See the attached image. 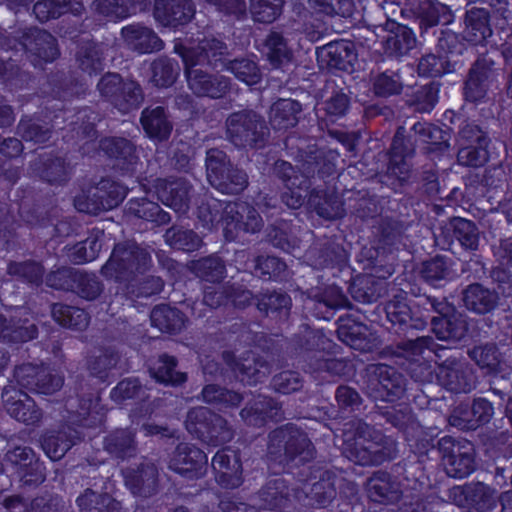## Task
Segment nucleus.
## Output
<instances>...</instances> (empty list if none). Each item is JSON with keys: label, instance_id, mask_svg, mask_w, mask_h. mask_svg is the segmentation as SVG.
<instances>
[{"label": "nucleus", "instance_id": "obj_62", "mask_svg": "<svg viewBox=\"0 0 512 512\" xmlns=\"http://www.w3.org/2000/svg\"><path fill=\"white\" fill-rule=\"evenodd\" d=\"M104 232L99 228L89 231L85 240L79 241L67 248V256L73 264L82 265L98 258L102 249Z\"/></svg>", "mask_w": 512, "mask_h": 512}, {"label": "nucleus", "instance_id": "obj_41", "mask_svg": "<svg viewBox=\"0 0 512 512\" xmlns=\"http://www.w3.org/2000/svg\"><path fill=\"white\" fill-rule=\"evenodd\" d=\"M33 173L50 185H65L71 176L70 163L65 157L45 153L38 155L31 163Z\"/></svg>", "mask_w": 512, "mask_h": 512}, {"label": "nucleus", "instance_id": "obj_47", "mask_svg": "<svg viewBox=\"0 0 512 512\" xmlns=\"http://www.w3.org/2000/svg\"><path fill=\"white\" fill-rule=\"evenodd\" d=\"M256 308L262 315L283 323L289 318L292 299L281 289H265L256 294Z\"/></svg>", "mask_w": 512, "mask_h": 512}, {"label": "nucleus", "instance_id": "obj_16", "mask_svg": "<svg viewBox=\"0 0 512 512\" xmlns=\"http://www.w3.org/2000/svg\"><path fill=\"white\" fill-rule=\"evenodd\" d=\"M97 89L106 102L123 114L138 109L144 100L140 84L135 80H125L119 73L104 74Z\"/></svg>", "mask_w": 512, "mask_h": 512}, {"label": "nucleus", "instance_id": "obj_44", "mask_svg": "<svg viewBox=\"0 0 512 512\" xmlns=\"http://www.w3.org/2000/svg\"><path fill=\"white\" fill-rule=\"evenodd\" d=\"M352 309L343 287L333 282L315 295L314 304L311 308L313 317L319 320H330L339 309Z\"/></svg>", "mask_w": 512, "mask_h": 512}, {"label": "nucleus", "instance_id": "obj_22", "mask_svg": "<svg viewBox=\"0 0 512 512\" xmlns=\"http://www.w3.org/2000/svg\"><path fill=\"white\" fill-rule=\"evenodd\" d=\"M6 457L20 487L36 488L45 481V466L30 447H15Z\"/></svg>", "mask_w": 512, "mask_h": 512}, {"label": "nucleus", "instance_id": "obj_7", "mask_svg": "<svg viewBox=\"0 0 512 512\" xmlns=\"http://www.w3.org/2000/svg\"><path fill=\"white\" fill-rule=\"evenodd\" d=\"M398 442L383 432L365 424L356 432L354 443L345 448L346 456L361 466H378L397 457Z\"/></svg>", "mask_w": 512, "mask_h": 512}, {"label": "nucleus", "instance_id": "obj_15", "mask_svg": "<svg viewBox=\"0 0 512 512\" xmlns=\"http://www.w3.org/2000/svg\"><path fill=\"white\" fill-rule=\"evenodd\" d=\"M226 133L239 149H259L265 146L268 128L255 112L243 110L228 116Z\"/></svg>", "mask_w": 512, "mask_h": 512}, {"label": "nucleus", "instance_id": "obj_52", "mask_svg": "<svg viewBox=\"0 0 512 512\" xmlns=\"http://www.w3.org/2000/svg\"><path fill=\"white\" fill-rule=\"evenodd\" d=\"M16 205L19 218L28 226L43 227L49 220L48 211L39 203L32 187H21L17 190Z\"/></svg>", "mask_w": 512, "mask_h": 512}, {"label": "nucleus", "instance_id": "obj_25", "mask_svg": "<svg viewBox=\"0 0 512 512\" xmlns=\"http://www.w3.org/2000/svg\"><path fill=\"white\" fill-rule=\"evenodd\" d=\"M494 406L485 397H476L472 402H460L449 416V424L463 431H474L490 422Z\"/></svg>", "mask_w": 512, "mask_h": 512}, {"label": "nucleus", "instance_id": "obj_2", "mask_svg": "<svg viewBox=\"0 0 512 512\" xmlns=\"http://www.w3.org/2000/svg\"><path fill=\"white\" fill-rule=\"evenodd\" d=\"M153 266L151 253L137 243L115 244L110 257L101 268V274L107 280L126 283V293L131 298H150L159 295L164 289V281L159 276L145 277L135 284V276L147 273Z\"/></svg>", "mask_w": 512, "mask_h": 512}, {"label": "nucleus", "instance_id": "obj_14", "mask_svg": "<svg viewBox=\"0 0 512 512\" xmlns=\"http://www.w3.org/2000/svg\"><path fill=\"white\" fill-rule=\"evenodd\" d=\"M437 451L447 476L464 479L476 469V450L473 442L452 436H444L437 440Z\"/></svg>", "mask_w": 512, "mask_h": 512}, {"label": "nucleus", "instance_id": "obj_35", "mask_svg": "<svg viewBox=\"0 0 512 512\" xmlns=\"http://www.w3.org/2000/svg\"><path fill=\"white\" fill-rule=\"evenodd\" d=\"M373 373L376 376L373 391L377 399L386 403H395L404 397L407 379L395 367L378 364L374 367Z\"/></svg>", "mask_w": 512, "mask_h": 512}, {"label": "nucleus", "instance_id": "obj_12", "mask_svg": "<svg viewBox=\"0 0 512 512\" xmlns=\"http://www.w3.org/2000/svg\"><path fill=\"white\" fill-rule=\"evenodd\" d=\"M128 188L111 177H103L93 187L74 198L75 208L90 215H99L118 207L126 198Z\"/></svg>", "mask_w": 512, "mask_h": 512}, {"label": "nucleus", "instance_id": "obj_51", "mask_svg": "<svg viewBox=\"0 0 512 512\" xmlns=\"http://www.w3.org/2000/svg\"><path fill=\"white\" fill-rule=\"evenodd\" d=\"M121 35L127 45L139 54H150L164 48L163 40L155 31L140 23L124 26Z\"/></svg>", "mask_w": 512, "mask_h": 512}, {"label": "nucleus", "instance_id": "obj_58", "mask_svg": "<svg viewBox=\"0 0 512 512\" xmlns=\"http://www.w3.org/2000/svg\"><path fill=\"white\" fill-rule=\"evenodd\" d=\"M302 105L293 99H279L271 106L270 125L278 132H286L299 122Z\"/></svg>", "mask_w": 512, "mask_h": 512}, {"label": "nucleus", "instance_id": "obj_18", "mask_svg": "<svg viewBox=\"0 0 512 512\" xmlns=\"http://www.w3.org/2000/svg\"><path fill=\"white\" fill-rule=\"evenodd\" d=\"M139 184L146 192L153 191L157 198L176 213L185 215L190 210L194 192L191 182L182 177L155 178L152 182L139 177Z\"/></svg>", "mask_w": 512, "mask_h": 512}, {"label": "nucleus", "instance_id": "obj_24", "mask_svg": "<svg viewBox=\"0 0 512 512\" xmlns=\"http://www.w3.org/2000/svg\"><path fill=\"white\" fill-rule=\"evenodd\" d=\"M207 467V454L189 442L178 443L169 461V468L188 480L202 478L206 474Z\"/></svg>", "mask_w": 512, "mask_h": 512}, {"label": "nucleus", "instance_id": "obj_17", "mask_svg": "<svg viewBox=\"0 0 512 512\" xmlns=\"http://www.w3.org/2000/svg\"><path fill=\"white\" fill-rule=\"evenodd\" d=\"M415 332H409L407 335L396 334L403 339L395 344L386 345L382 349V355L407 361L409 369L414 372L416 369L412 368L413 366H417L421 371L430 368L425 361H421L426 350L434 352L438 359H442L445 352L451 351V349L437 344L430 336L413 338Z\"/></svg>", "mask_w": 512, "mask_h": 512}, {"label": "nucleus", "instance_id": "obj_26", "mask_svg": "<svg viewBox=\"0 0 512 512\" xmlns=\"http://www.w3.org/2000/svg\"><path fill=\"white\" fill-rule=\"evenodd\" d=\"M450 497L455 504L468 512H491L497 507L495 491L482 482H470L454 486Z\"/></svg>", "mask_w": 512, "mask_h": 512}, {"label": "nucleus", "instance_id": "obj_59", "mask_svg": "<svg viewBox=\"0 0 512 512\" xmlns=\"http://www.w3.org/2000/svg\"><path fill=\"white\" fill-rule=\"evenodd\" d=\"M426 459L407 455L392 467V472L397 478L407 482V486L416 490L422 488L429 482L426 473Z\"/></svg>", "mask_w": 512, "mask_h": 512}, {"label": "nucleus", "instance_id": "obj_57", "mask_svg": "<svg viewBox=\"0 0 512 512\" xmlns=\"http://www.w3.org/2000/svg\"><path fill=\"white\" fill-rule=\"evenodd\" d=\"M367 494L371 501L379 504H390L400 500L402 492L399 483L390 473L375 472L367 482Z\"/></svg>", "mask_w": 512, "mask_h": 512}, {"label": "nucleus", "instance_id": "obj_32", "mask_svg": "<svg viewBox=\"0 0 512 512\" xmlns=\"http://www.w3.org/2000/svg\"><path fill=\"white\" fill-rule=\"evenodd\" d=\"M240 416L246 425L263 428L281 420L282 404L271 396L256 394L241 409Z\"/></svg>", "mask_w": 512, "mask_h": 512}, {"label": "nucleus", "instance_id": "obj_61", "mask_svg": "<svg viewBox=\"0 0 512 512\" xmlns=\"http://www.w3.org/2000/svg\"><path fill=\"white\" fill-rule=\"evenodd\" d=\"M75 59L80 70L90 76L100 74L105 68L103 48L94 40L80 42L77 45Z\"/></svg>", "mask_w": 512, "mask_h": 512}, {"label": "nucleus", "instance_id": "obj_42", "mask_svg": "<svg viewBox=\"0 0 512 512\" xmlns=\"http://www.w3.org/2000/svg\"><path fill=\"white\" fill-rule=\"evenodd\" d=\"M103 448L118 462L128 461L138 454L137 431L132 427L115 428L103 438Z\"/></svg>", "mask_w": 512, "mask_h": 512}, {"label": "nucleus", "instance_id": "obj_29", "mask_svg": "<svg viewBox=\"0 0 512 512\" xmlns=\"http://www.w3.org/2000/svg\"><path fill=\"white\" fill-rule=\"evenodd\" d=\"M1 396L7 413L18 422L26 426H38L42 421V409L27 392L7 385Z\"/></svg>", "mask_w": 512, "mask_h": 512}, {"label": "nucleus", "instance_id": "obj_38", "mask_svg": "<svg viewBox=\"0 0 512 512\" xmlns=\"http://www.w3.org/2000/svg\"><path fill=\"white\" fill-rule=\"evenodd\" d=\"M124 483L136 497L150 498L158 493L159 473L153 463H140L122 470Z\"/></svg>", "mask_w": 512, "mask_h": 512}, {"label": "nucleus", "instance_id": "obj_37", "mask_svg": "<svg viewBox=\"0 0 512 512\" xmlns=\"http://www.w3.org/2000/svg\"><path fill=\"white\" fill-rule=\"evenodd\" d=\"M418 22L420 35L424 37L439 25L446 26L454 21L451 8L439 0H417L410 7Z\"/></svg>", "mask_w": 512, "mask_h": 512}, {"label": "nucleus", "instance_id": "obj_19", "mask_svg": "<svg viewBox=\"0 0 512 512\" xmlns=\"http://www.w3.org/2000/svg\"><path fill=\"white\" fill-rule=\"evenodd\" d=\"M368 254V266L373 269L375 275L357 273L356 279L347 287L351 297L363 304L376 302L384 291L382 280L389 279L395 272L393 263L386 262L382 264L378 255L371 256V249L368 250ZM376 254H378L377 251Z\"/></svg>", "mask_w": 512, "mask_h": 512}, {"label": "nucleus", "instance_id": "obj_21", "mask_svg": "<svg viewBox=\"0 0 512 512\" xmlns=\"http://www.w3.org/2000/svg\"><path fill=\"white\" fill-rule=\"evenodd\" d=\"M98 150L122 176H133L136 173L140 156L133 140L123 136H103L98 141Z\"/></svg>", "mask_w": 512, "mask_h": 512}, {"label": "nucleus", "instance_id": "obj_40", "mask_svg": "<svg viewBox=\"0 0 512 512\" xmlns=\"http://www.w3.org/2000/svg\"><path fill=\"white\" fill-rule=\"evenodd\" d=\"M187 82L191 91L198 97L221 99L231 89L229 77L220 74H211L201 69L187 71Z\"/></svg>", "mask_w": 512, "mask_h": 512}, {"label": "nucleus", "instance_id": "obj_31", "mask_svg": "<svg viewBox=\"0 0 512 512\" xmlns=\"http://www.w3.org/2000/svg\"><path fill=\"white\" fill-rule=\"evenodd\" d=\"M196 14L193 0H154L153 17L162 27L180 30L188 25Z\"/></svg>", "mask_w": 512, "mask_h": 512}, {"label": "nucleus", "instance_id": "obj_54", "mask_svg": "<svg viewBox=\"0 0 512 512\" xmlns=\"http://www.w3.org/2000/svg\"><path fill=\"white\" fill-rule=\"evenodd\" d=\"M500 296L480 283L468 285L462 292L464 307L475 314L485 315L492 313L499 305Z\"/></svg>", "mask_w": 512, "mask_h": 512}, {"label": "nucleus", "instance_id": "obj_55", "mask_svg": "<svg viewBox=\"0 0 512 512\" xmlns=\"http://www.w3.org/2000/svg\"><path fill=\"white\" fill-rule=\"evenodd\" d=\"M178 359L166 352L161 353L149 366L152 379L167 387H180L188 380L187 373L177 370Z\"/></svg>", "mask_w": 512, "mask_h": 512}, {"label": "nucleus", "instance_id": "obj_63", "mask_svg": "<svg viewBox=\"0 0 512 512\" xmlns=\"http://www.w3.org/2000/svg\"><path fill=\"white\" fill-rule=\"evenodd\" d=\"M126 211L129 215L136 218L155 223L156 225H166L171 221V215L163 210L161 206L146 197L131 198L126 204Z\"/></svg>", "mask_w": 512, "mask_h": 512}, {"label": "nucleus", "instance_id": "obj_6", "mask_svg": "<svg viewBox=\"0 0 512 512\" xmlns=\"http://www.w3.org/2000/svg\"><path fill=\"white\" fill-rule=\"evenodd\" d=\"M373 421L385 429L395 428L402 434L408 447V455L428 459L431 451L437 450L435 438L425 432L414 415L405 409H398L393 405H376L373 412Z\"/></svg>", "mask_w": 512, "mask_h": 512}, {"label": "nucleus", "instance_id": "obj_1", "mask_svg": "<svg viewBox=\"0 0 512 512\" xmlns=\"http://www.w3.org/2000/svg\"><path fill=\"white\" fill-rule=\"evenodd\" d=\"M382 311L388 324L386 329L391 334L407 335L412 331H422L431 323L437 339L459 342L469 331L468 321L457 310L445 317H432L428 309L416 303L409 304L403 295H394L384 304Z\"/></svg>", "mask_w": 512, "mask_h": 512}, {"label": "nucleus", "instance_id": "obj_28", "mask_svg": "<svg viewBox=\"0 0 512 512\" xmlns=\"http://www.w3.org/2000/svg\"><path fill=\"white\" fill-rule=\"evenodd\" d=\"M296 489L282 475L268 479L258 491L263 506L271 511L297 512Z\"/></svg>", "mask_w": 512, "mask_h": 512}, {"label": "nucleus", "instance_id": "obj_53", "mask_svg": "<svg viewBox=\"0 0 512 512\" xmlns=\"http://www.w3.org/2000/svg\"><path fill=\"white\" fill-rule=\"evenodd\" d=\"M465 36L470 45H485L493 34L490 11L486 8L472 7L465 12Z\"/></svg>", "mask_w": 512, "mask_h": 512}, {"label": "nucleus", "instance_id": "obj_8", "mask_svg": "<svg viewBox=\"0 0 512 512\" xmlns=\"http://www.w3.org/2000/svg\"><path fill=\"white\" fill-rule=\"evenodd\" d=\"M185 426L193 437L212 447L223 446L234 437V430L229 422L206 407L190 409Z\"/></svg>", "mask_w": 512, "mask_h": 512}, {"label": "nucleus", "instance_id": "obj_34", "mask_svg": "<svg viewBox=\"0 0 512 512\" xmlns=\"http://www.w3.org/2000/svg\"><path fill=\"white\" fill-rule=\"evenodd\" d=\"M317 265L321 269H329L334 282L350 285L356 279V270L351 266L349 255L343 247L336 244H326L318 251Z\"/></svg>", "mask_w": 512, "mask_h": 512}, {"label": "nucleus", "instance_id": "obj_60", "mask_svg": "<svg viewBox=\"0 0 512 512\" xmlns=\"http://www.w3.org/2000/svg\"><path fill=\"white\" fill-rule=\"evenodd\" d=\"M150 322L152 327L162 333L176 335L185 327L186 316L176 307L159 304L151 310Z\"/></svg>", "mask_w": 512, "mask_h": 512}, {"label": "nucleus", "instance_id": "obj_46", "mask_svg": "<svg viewBox=\"0 0 512 512\" xmlns=\"http://www.w3.org/2000/svg\"><path fill=\"white\" fill-rule=\"evenodd\" d=\"M145 136L154 143H164L171 137L173 123L164 106L145 107L140 115Z\"/></svg>", "mask_w": 512, "mask_h": 512}, {"label": "nucleus", "instance_id": "obj_27", "mask_svg": "<svg viewBox=\"0 0 512 512\" xmlns=\"http://www.w3.org/2000/svg\"><path fill=\"white\" fill-rule=\"evenodd\" d=\"M494 66V60L487 54L477 57L464 82L463 97L465 101L478 104L485 99L490 84L496 76Z\"/></svg>", "mask_w": 512, "mask_h": 512}, {"label": "nucleus", "instance_id": "obj_10", "mask_svg": "<svg viewBox=\"0 0 512 512\" xmlns=\"http://www.w3.org/2000/svg\"><path fill=\"white\" fill-rule=\"evenodd\" d=\"M206 173L209 183L223 194H239L248 186V175L233 165L228 155L211 148L206 153Z\"/></svg>", "mask_w": 512, "mask_h": 512}, {"label": "nucleus", "instance_id": "obj_23", "mask_svg": "<svg viewBox=\"0 0 512 512\" xmlns=\"http://www.w3.org/2000/svg\"><path fill=\"white\" fill-rule=\"evenodd\" d=\"M443 358L436 372L439 384L455 394L471 392L475 388L476 377L469 364L447 352Z\"/></svg>", "mask_w": 512, "mask_h": 512}, {"label": "nucleus", "instance_id": "obj_64", "mask_svg": "<svg viewBox=\"0 0 512 512\" xmlns=\"http://www.w3.org/2000/svg\"><path fill=\"white\" fill-rule=\"evenodd\" d=\"M79 512H120L121 502L108 493H98L91 488L84 490L76 498Z\"/></svg>", "mask_w": 512, "mask_h": 512}, {"label": "nucleus", "instance_id": "obj_50", "mask_svg": "<svg viewBox=\"0 0 512 512\" xmlns=\"http://www.w3.org/2000/svg\"><path fill=\"white\" fill-rule=\"evenodd\" d=\"M318 61L329 69L349 71L356 59L353 44L349 41H332L317 49Z\"/></svg>", "mask_w": 512, "mask_h": 512}, {"label": "nucleus", "instance_id": "obj_36", "mask_svg": "<svg viewBox=\"0 0 512 512\" xmlns=\"http://www.w3.org/2000/svg\"><path fill=\"white\" fill-rule=\"evenodd\" d=\"M211 466L215 480L224 489H236L243 482V467L240 455L230 449H220L212 457Z\"/></svg>", "mask_w": 512, "mask_h": 512}, {"label": "nucleus", "instance_id": "obj_56", "mask_svg": "<svg viewBox=\"0 0 512 512\" xmlns=\"http://www.w3.org/2000/svg\"><path fill=\"white\" fill-rule=\"evenodd\" d=\"M340 154L333 149L321 148L314 152L312 171L324 186H316L319 189H331L338 193L335 180L338 178V163ZM339 196V194H337Z\"/></svg>", "mask_w": 512, "mask_h": 512}, {"label": "nucleus", "instance_id": "obj_39", "mask_svg": "<svg viewBox=\"0 0 512 512\" xmlns=\"http://www.w3.org/2000/svg\"><path fill=\"white\" fill-rule=\"evenodd\" d=\"M383 29L387 35L384 37L382 47L388 57L401 58L416 47L417 37L409 26L387 19Z\"/></svg>", "mask_w": 512, "mask_h": 512}, {"label": "nucleus", "instance_id": "obj_4", "mask_svg": "<svg viewBox=\"0 0 512 512\" xmlns=\"http://www.w3.org/2000/svg\"><path fill=\"white\" fill-rule=\"evenodd\" d=\"M289 344L306 372H327L346 378L353 377L356 373L352 359L331 357L330 350L334 344L321 331H311L305 335L295 334Z\"/></svg>", "mask_w": 512, "mask_h": 512}, {"label": "nucleus", "instance_id": "obj_11", "mask_svg": "<svg viewBox=\"0 0 512 512\" xmlns=\"http://www.w3.org/2000/svg\"><path fill=\"white\" fill-rule=\"evenodd\" d=\"M65 121L66 110L62 104L46 106L33 115H22L17 125V134L26 142L46 144L57 130L64 128Z\"/></svg>", "mask_w": 512, "mask_h": 512}, {"label": "nucleus", "instance_id": "obj_33", "mask_svg": "<svg viewBox=\"0 0 512 512\" xmlns=\"http://www.w3.org/2000/svg\"><path fill=\"white\" fill-rule=\"evenodd\" d=\"M223 234L228 242L234 241L239 233H257L263 226V220L253 207L235 204L225 211L222 217Z\"/></svg>", "mask_w": 512, "mask_h": 512}, {"label": "nucleus", "instance_id": "obj_20", "mask_svg": "<svg viewBox=\"0 0 512 512\" xmlns=\"http://www.w3.org/2000/svg\"><path fill=\"white\" fill-rule=\"evenodd\" d=\"M434 238L436 246L441 250L456 253L455 248L458 246L464 251L474 252L479 247L480 232L474 221L453 217L440 227V232Z\"/></svg>", "mask_w": 512, "mask_h": 512}, {"label": "nucleus", "instance_id": "obj_9", "mask_svg": "<svg viewBox=\"0 0 512 512\" xmlns=\"http://www.w3.org/2000/svg\"><path fill=\"white\" fill-rule=\"evenodd\" d=\"M374 320L371 318V312L367 310H349L336 321L338 339L354 350L373 352L378 348L379 337L367 322L371 323Z\"/></svg>", "mask_w": 512, "mask_h": 512}, {"label": "nucleus", "instance_id": "obj_3", "mask_svg": "<svg viewBox=\"0 0 512 512\" xmlns=\"http://www.w3.org/2000/svg\"><path fill=\"white\" fill-rule=\"evenodd\" d=\"M273 173L288 190L282 195L288 207L298 209L306 201L307 207L325 220H337L345 215L344 202L334 190L312 188V179L290 162L277 160Z\"/></svg>", "mask_w": 512, "mask_h": 512}, {"label": "nucleus", "instance_id": "obj_13", "mask_svg": "<svg viewBox=\"0 0 512 512\" xmlns=\"http://www.w3.org/2000/svg\"><path fill=\"white\" fill-rule=\"evenodd\" d=\"M415 148L416 144L412 142L411 136L406 134L405 127L399 126L386 154L385 170L380 174L382 183L397 187L404 185L409 180L411 165L408 159L413 157Z\"/></svg>", "mask_w": 512, "mask_h": 512}, {"label": "nucleus", "instance_id": "obj_30", "mask_svg": "<svg viewBox=\"0 0 512 512\" xmlns=\"http://www.w3.org/2000/svg\"><path fill=\"white\" fill-rule=\"evenodd\" d=\"M309 473L302 479L304 482H310L318 478L311 484L310 499L314 505L319 508H326L333 500L337 502L339 495V486L345 478H339L338 475L329 469H322L316 465L307 467Z\"/></svg>", "mask_w": 512, "mask_h": 512}, {"label": "nucleus", "instance_id": "obj_48", "mask_svg": "<svg viewBox=\"0 0 512 512\" xmlns=\"http://www.w3.org/2000/svg\"><path fill=\"white\" fill-rule=\"evenodd\" d=\"M22 38L25 49L45 63H52L60 56L56 39L46 30L29 28Z\"/></svg>", "mask_w": 512, "mask_h": 512}, {"label": "nucleus", "instance_id": "obj_45", "mask_svg": "<svg viewBox=\"0 0 512 512\" xmlns=\"http://www.w3.org/2000/svg\"><path fill=\"white\" fill-rule=\"evenodd\" d=\"M74 120L69 124V130L62 138L66 142L73 141V144L79 145L80 142H92L98 137L97 123L100 121V115L89 106L80 107L74 114Z\"/></svg>", "mask_w": 512, "mask_h": 512}, {"label": "nucleus", "instance_id": "obj_43", "mask_svg": "<svg viewBox=\"0 0 512 512\" xmlns=\"http://www.w3.org/2000/svg\"><path fill=\"white\" fill-rule=\"evenodd\" d=\"M45 272L44 262L33 258L10 260L6 266V274L12 282L32 290L43 286Z\"/></svg>", "mask_w": 512, "mask_h": 512}, {"label": "nucleus", "instance_id": "obj_49", "mask_svg": "<svg viewBox=\"0 0 512 512\" xmlns=\"http://www.w3.org/2000/svg\"><path fill=\"white\" fill-rule=\"evenodd\" d=\"M121 362V354L112 347H100L87 358V370L93 378L101 383L110 384L115 376Z\"/></svg>", "mask_w": 512, "mask_h": 512}, {"label": "nucleus", "instance_id": "obj_5", "mask_svg": "<svg viewBox=\"0 0 512 512\" xmlns=\"http://www.w3.org/2000/svg\"><path fill=\"white\" fill-rule=\"evenodd\" d=\"M267 453L271 460L285 466H302L313 462L316 449L307 433L293 423H286L268 435Z\"/></svg>", "mask_w": 512, "mask_h": 512}]
</instances>
